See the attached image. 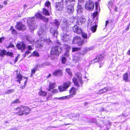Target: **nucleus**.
<instances>
[{
    "mask_svg": "<svg viewBox=\"0 0 130 130\" xmlns=\"http://www.w3.org/2000/svg\"><path fill=\"white\" fill-rule=\"evenodd\" d=\"M66 59L65 57H63L61 59L62 62L64 64L66 62Z\"/></svg>",
    "mask_w": 130,
    "mask_h": 130,
    "instance_id": "46",
    "label": "nucleus"
},
{
    "mask_svg": "<svg viewBox=\"0 0 130 130\" xmlns=\"http://www.w3.org/2000/svg\"><path fill=\"white\" fill-rule=\"evenodd\" d=\"M94 3L91 1H89L86 2L85 5V8L89 11H92L94 8Z\"/></svg>",
    "mask_w": 130,
    "mask_h": 130,
    "instance_id": "9",
    "label": "nucleus"
},
{
    "mask_svg": "<svg viewBox=\"0 0 130 130\" xmlns=\"http://www.w3.org/2000/svg\"><path fill=\"white\" fill-rule=\"evenodd\" d=\"M75 0H66L65 1L66 3H67L68 2L71 3V2H73Z\"/></svg>",
    "mask_w": 130,
    "mask_h": 130,
    "instance_id": "55",
    "label": "nucleus"
},
{
    "mask_svg": "<svg viewBox=\"0 0 130 130\" xmlns=\"http://www.w3.org/2000/svg\"><path fill=\"white\" fill-rule=\"evenodd\" d=\"M45 6L48 8H49V7H51L50 3L48 1L46 2L45 4Z\"/></svg>",
    "mask_w": 130,
    "mask_h": 130,
    "instance_id": "41",
    "label": "nucleus"
},
{
    "mask_svg": "<svg viewBox=\"0 0 130 130\" xmlns=\"http://www.w3.org/2000/svg\"><path fill=\"white\" fill-rule=\"evenodd\" d=\"M43 14L46 15H50V13L47 10L44 8L43 9Z\"/></svg>",
    "mask_w": 130,
    "mask_h": 130,
    "instance_id": "33",
    "label": "nucleus"
},
{
    "mask_svg": "<svg viewBox=\"0 0 130 130\" xmlns=\"http://www.w3.org/2000/svg\"><path fill=\"white\" fill-rule=\"evenodd\" d=\"M6 54L7 56H12V55H13V53L12 52H6Z\"/></svg>",
    "mask_w": 130,
    "mask_h": 130,
    "instance_id": "47",
    "label": "nucleus"
},
{
    "mask_svg": "<svg viewBox=\"0 0 130 130\" xmlns=\"http://www.w3.org/2000/svg\"><path fill=\"white\" fill-rule=\"evenodd\" d=\"M63 48L67 50V51H69L68 50L70 48V46L69 45L67 44H64L63 46Z\"/></svg>",
    "mask_w": 130,
    "mask_h": 130,
    "instance_id": "36",
    "label": "nucleus"
},
{
    "mask_svg": "<svg viewBox=\"0 0 130 130\" xmlns=\"http://www.w3.org/2000/svg\"><path fill=\"white\" fill-rule=\"evenodd\" d=\"M65 4L67 11L69 13H72L74 11L73 5L69 2L65 3Z\"/></svg>",
    "mask_w": 130,
    "mask_h": 130,
    "instance_id": "10",
    "label": "nucleus"
},
{
    "mask_svg": "<svg viewBox=\"0 0 130 130\" xmlns=\"http://www.w3.org/2000/svg\"><path fill=\"white\" fill-rule=\"evenodd\" d=\"M78 3H83L84 2V0H78Z\"/></svg>",
    "mask_w": 130,
    "mask_h": 130,
    "instance_id": "61",
    "label": "nucleus"
},
{
    "mask_svg": "<svg viewBox=\"0 0 130 130\" xmlns=\"http://www.w3.org/2000/svg\"><path fill=\"white\" fill-rule=\"evenodd\" d=\"M51 91L52 93H57L58 91V90L57 89H53Z\"/></svg>",
    "mask_w": 130,
    "mask_h": 130,
    "instance_id": "50",
    "label": "nucleus"
},
{
    "mask_svg": "<svg viewBox=\"0 0 130 130\" xmlns=\"http://www.w3.org/2000/svg\"><path fill=\"white\" fill-rule=\"evenodd\" d=\"M98 21V20H96L93 23V26L91 27V30L93 32H95L96 31L97 27L98 26L97 22Z\"/></svg>",
    "mask_w": 130,
    "mask_h": 130,
    "instance_id": "22",
    "label": "nucleus"
},
{
    "mask_svg": "<svg viewBox=\"0 0 130 130\" xmlns=\"http://www.w3.org/2000/svg\"><path fill=\"white\" fill-rule=\"evenodd\" d=\"M73 31L79 34H81L82 33V30L80 28L78 27L77 25L73 26L72 28Z\"/></svg>",
    "mask_w": 130,
    "mask_h": 130,
    "instance_id": "17",
    "label": "nucleus"
},
{
    "mask_svg": "<svg viewBox=\"0 0 130 130\" xmlns=\"http://www.w3.org/2000/svg\"><path fill=\"white\" fill-rule=\"evenodd\" d=\"M36 71V70H35V69H33L31 71V74L30 76L31 77H32V76L35 74Z\"/></svg>",
    "mask_w": 130,
    "mask_h": 130,
    "instance_id": "52",
    "label": "nucleus"
},
{
    "mask_svg": "<svg viewBox=\"0 0 130 130\" xmlns=\"http://www.w3.org/2000/svg\"><path fill=\"white\" fill-rule=\"evenodd\" d=\"M4 38V37H2L0 38V43H2V41L3 40Z\"/></svg>",
    "mask_w": 130,
    "mask_h": 130,
    "instance_id": "59",
    "label": "nucleus"
},
{
    "mask_svg": "<svg viewBox=\"0 0 130 130\" xmlns=\"http://www.w3.org/2000/svg\"><path fill=\"white\" fill-rule=\"evenodd\" d=\"M87 50L86 49L83 51H80L78 52V54H76L73 57V59L75 62H79L81 59V56L84 55L87 52Z\"/></svg>",
    "mask_w": 130,
    "mask_h": 130,
    "instance_id": "6",
    "label": "nucleus"
},
{
    "mask_svg": "<svg viewBox=\"0 0 130 130\" xmlns=\"http://www.w3.org/2000/svg\"><path fill=\"white\" fill-rule=\"evenodd\" d=\"M38 65H36L35 66V67L33 69H35L36 70H37L38 68Z\"/></svg>",
    "mask_w": 130,
    "mask_h": 130,
    "instance_id": "62",
    "label": "nucleus"
},
{
    "mask_svg": "<svg viewBox=\"0 0 130 130\" xmlns=\"http://www.w3.org/2000/svg\"><path fill=\"white\" fill-rule=\"evenodd\" d=\"M66 71L71 76L72 75V72L71 71L70 69L67 68L66 69Z\"/></svg>",
    "mask_w": 130,
    "mask_h": 130,
    "instance_id": "38",
    "label": "nucleus"
},
{
    "mask_svg": "<svg viewBox=\"0 0 130 130\" xmlns=\"http://www.w3.org/2000/svg\"><path fill=\"white\" fill-rule=\"evenodd\" d=\"M50 64V62H46L42 64L41 65V66L42 67H44L45 66H49Z\"/></svg>",
    "mask_w": 130,
    "mask_h": 130,
    "instance_id": "45",
    "label": "nucleus"
},
{
    "mask_svg": "<svg viewBox=\"0 0 130 130\" xmlns=\"http://www.w3.org/2000/svg\"><path fill=\"white\" fill-rule=\"evenodd\" d=\"M68 21L66 18L62 17L60 21L61 24V27L63 30V32L61 33L60 35L61 40L63 42L66 41L69 39V30L68 24L69 23Z\"/></svg>",
    "mask_w": 130,
    "mask_h": 130,
    "instance_id": "1",
    "label": "nucleus"
},
{
    "mask_svg": "<svg viewBox=\"0 0 130 130\" xmlns=\"http://www.w3.org/2000/svg\"><path fill=\"white\" fill-rule=\"evenodd\" d=\"M79 76H77L78 81L77 79L75 77H73L72 79L73 81L74 85L77 87H78L79 86V82L80 83V84L81 85H82L83 83V82L81 78V76L80 74H79Z\"/></svg>",
    "mask_w": 130,
    "mask_h": 130,
    "instance_id": "11",
    "label": "nucleus"
},
{
    "mask_svg": "<svg viewBox=\"0 0 130 130\" xmlns=\"http://www.w3.org/2000/svg\"><path fill=\"white\" fill-rule=\"evenodd\" d=\"M128 75L127 73L123 74V79L126 82H128Z\"/></svg>",
    "mask_w": 130,
    "mask_h": 130,
    "instance_id": "31",
    "label": "nucleus"
},
{
    "mask_svg": "<svg viewBox=\"0 0 130 130\" xmlns=\"http://www.w3.org/2000/svg\"><path fill=\"white\" fill-rule=\"evenodd\" d=\"M39 95L40 96H45L47 94V93L41 90L38 92Z\"/></svg>",
    "mask_w": 130,
    "mask_h": 130,
    "instance_id": "30",
    "label": "nucleus"
},
{
    "mask_svg": "<svg viewBox=\"0 0 130 130\" xmlns=\"http://www.w3.org/2000/svg\"><path fill=\"white\" fill-rule=\"evenodd\" d=\"M64 55L66 57H69V51H67V52L65 53Z\"/></svg>",
    "mask_w": 130,
    "mask_h": 130,
    "instance_id": "51",
    "label": "nucleus"
},
{
    "mask_svg": "<svg viewBox=\"0 0 130 130\" xmlns=\"http://www.w3.org/2000/svg\"><path fill=\"white\" fill-rule=\"evenodd\" d=\"M36 42V47L37 48H39L42 47L43 46V42L40 39L37 40Z\"/></svg>",
    "mask_w": 130,
    "mask_h": 130,
    "instance_id": "19",
    "label": "nucleus"
},
{
    "mask_svg": "<svg viewBox=\"0 0 130 130\" xmlns=\"http://www.w3.org/2000/svg\"><path fill=\"white\" fill-rule=\"evenodd\" d=\"M97 15V13H94L92 15V16L93 18H94L96 17Z\"/></svg>",
    "mask_w": 130,
    "mask_h": 130,
    "instance_id": "57",
    "label": "nucleus"
},
{
    "mask_svg": "<svg viewBox=\"0 0 130 130\" xmlns=\"http://www.w3.org/2000/svg\"><path fill=\"white\" fill-rule=\"evenodd\" d=\"M85 40L82 39L79 36H77L74 37L73 39L72 43L73 44H77L78 46L82 45L85 42ZM87 42V41H85Z\"/></svg>",
    "mask_w": 130,
    "mask_h": 130,
    "instance_id": "7",
    "label": "nucleus"
},
{
    "mask_svg": "<svg viewBox=\"0 0 130 130\" xmlns=\"http://www.w3.org/2000/svg\"><path fill=\"white\" fill-rule=\"evenodd\" d=\"M35 17H36L37 18L40 19L45 22H47L48 20V18H46L43 16L39 12H37L35 14Z\"/></svg>",
    "mask_w": 130,
    "mask_h": 130,
    "instance_id": "15",
    "label": "nucleus"
},
{
    "mask_svg": "<svg viewBox=\"0 0 130 130\" xmlns=\"http://www.w3.org/2000/svg\"><path fill=\"white\" fill-rule=\"evenodd\" d=\"M127 54L128 55H130V49L129 50L127 53Z\"/></svg>",
    "mask_w": 130,
    "mask_h": 130,
    "instance_id": "64",
    "label": "nucleus"
},
{
    "mask_svg": "<svg viewBox=\"0 0 130 130\" xmlns=\"http://www.w3.org/2000/svg\"><path fill=\"white\" fill-rule=\"evenodd\" d=\"M106 56L104 54H103L100 55L97 57L94 60H92L90 62V63H93V62H100V61L103 59L106 58Z\"/></svg>",
    "mask_w": 130,
    "mask_h": 130,
    "instance_id": "13",
    "label": "nucleus"
},
{
    "mask_svg": "<svg viewBox=\"0 0 130 130\" xmlns=\"http://www.w3.org/2000/svg\"><path fill=\"white\" fill-rule=\"evenodd\" d=\"M75 0H66L65 1L66 3H67L68 2L71 3V2H73Z\"/></svg>",
    "mask_w": 130,
    "mask_h": 130,
    "instance_id": "56",
    "label": "nucleus"
},
{
    "mask_svg": "<svg viewBox=\"0 0 130 130\" xmlns=\"http://www.w3.org/2000/svg\"><path fill=\"white\" fill-rule=\"evenodd\" d=\"M18 56H17L15 58V60H14V62L15 63L16 62H17V61L18 60Z\"/></svg>",
    "mask_w": 130,
    "mask_h": 130,
    "instance_id": "60",
    "label": "nucleus"
},
{
    "mask_svg": "<svg viewBox=\"0 0 130 130\" xmlns=\"http://www.w3.org/2000/svg\"><path fill=\"white\" fill-rule=\"evenodd\" d=\"M25 86L24 85V86H21L20 87V88H21L22 89H23L25 88Z\"/></svg>",
    "mask_w": 130,
    "mask_h": 130,
    "instance_id": "63",
    "label": "nucleus"
},
{
    "mask_svg": "<svg viewBox=\"0 0 130 130\" xmlns=\"http://www.w3.org/2000/svg\"><path fill=\"white\" fill-rule=\"evenodd\" d=\"M27 40L29 42V43H34L36 40L32 39V37L30 35H27L26 36Z\"/></svg>",
    "mask_w": 130,
    "mask_h": 130,
    "instance_id": "26",
    "label": "nucleus"
},
{
    "mask_svg": "<svg viewBox=\"0 0 130 130\" xmlns=\"http://www.w3.org/2000/svg\"><path fill=\"white\" fill-rule=\"evenodd\" d=\"M76 89H75L74 87H72L70 91V95L61 97L59 98H55L54 99L61 100L67 99V98H70L71 97H73L72 95H75V94L76 93Z\"/></svg>",
    "mask_w": 130,
    "mask_h": 130,
    "instance_id": "8",
    "label": "nucleus"
},
{
    "mask_svg": "<svg viewBox=\"0 0 130 130\" xmlns=\"http://www.w3.org/2000/svg\"><path fill=\"white\" fill-rule=\"evenodd\" d=\"M16 47L18 49L20 50L22 52H23L26 47L25 45L23 43L22 44H18L16 45Z\"/></svg>",
    "mask_w": 130,
    "mask_h": 130,
    "instance_id": "23",
    "label": "nucleus"
},
{
    "mask_svg": "<svg viewBox=\"0 0 130 130\" xmlns=\"http://www.w3.org/2000/svg\"><path fill=\"white\" fill-rule=\"evenodd\" d=\"M20 102V101L19 100V99H17L15 100L14 101H13L12 103L15 104V103H19Z\"/></svg>",
    "mask_w": 130,
    "mask_h": 130,
    "instance_id": "49",
    "label": "nucleus"
},
{
    "mask_svg": "<svg viewBox=\"0 0 130 130\" xmlns=\"http://www.w3.org/2000/svg\"><path fill=\"white\" fill-rule=\"evenodd\" d=\"M33 54L34 56L38 57L39 56V53L36 51H34L33 52Z\"/></svg>",
    "mask_w": 130,
    "mask_h": 130,
    "instance_id": "48",
    "label": "nucleus"
},
{
    "mask_svg": "<svg viewBox=\"0 0 130 130\" xmlns=\"http://www.w3.org/2000/svg\"><path fill=\"white\" fill-rule=\"evenodd\" d=\"M12 34L15 35L16 34L17 31L15 30L14 29H13L12 31Z\"/></svg>",
    "mask_w": 130,
    "mask_h": 130,
    "instance_id": "54",
    "label": "nucleus"
},
{
    "mask_svg": "<svg viewBox=\"0 0 130 130\" xmlns=\"http://www.w3.org/2000/svg\"><path fill=\"white\" fill-rule=\"evenodd\" d=\"M112 6V1H110L109 2V4L108 5V7L110 10H111V8Z\"/></svg>",
    "mask_w": 130,
    "mask_h": 130,
    "instance_id": "39",
    "label": "nucleus"
},
{
    "mask_svg": "<svg viewBox=\"0 0 130 130\" xmlns=\"http://www.w3.org/2000/svg\"><path fill=\"white\" fill-rule=\"evenodd\" d=\"M14 91V90L13 89H11L8 90L5 93L6 94H10L12 93Z\"/></svg>",
    "mask_w": 130,
    "mask_h": 130,
    "instance_id": "37",
    "label": "nucleus"
},
{
    "mask_svg": "<svg viewBox=\"0 0 130 130\" xmlns=\"http://www.w3.org/2000/svg\"><path fill=\"white\" fill-rule=\"evenodd\" d=\"M70 115L72 116V117H75V114L74 113H72L70 114Z\"/></svg>",
    "mask_w": 130,
    "mask_h": 130,
    "instance_id": "58",
    "label": "nucleus"
},
{
    "mask_svg": "<svg viewBox=\"0 0 130 130\" xmlns=\"http://www.w3.org/2000/svg\"><path fill=\"white\" fill-rule=\"evenodd\" d=\"M74 18H71L69 19L68 20V21L70 22L69 23V24H70L71 23H72L74 21Z\"/></svg>",
    "mask_w": 130,
    "mask_h": 130,
    "instance_id": "44",
    "label": "nucleus"
},
{
    "mask_svg": "<svg viewBox=\"0 0 130 130\" xmlns=\"http://www.w3.org/2000/svg\"><path fill=\"white\" fill-rule=\"evenodd\" d=\"M44 29L43 28H40L38 32V34L40 36H43L45 32H44Z\"/></svg>",
    "mask_w": 130,
    "mask_h": 130,
    "instance_id": "29",
    "label": "nucleus"
},
{
    "mask_svg": "<svg viewBox=\"0 0 130 130\" xmlns=\"http://www.w3.org/2000/svg\"><path fill=\"white\" fill-rule=\"evenodd\" d=\"M14 47L13 44L12 43H10L8 46H7L8 48L9 47Z\"/></svg>",
    "mask_w": 130,
    "mask_h": 130,
    "instance_id": "53",
    "label": "nucleus"
},
{
    "mask_svg": "<svg viewBox=\"0 0 130 130\" xmlns=\"http://www.w3.org/2000/svg\"><path fill=\"white\" fill-rule=\"evenodd\" d=\"M53 75L55 76H60L63 74L62 71L60 69L55 70L53 73Z\"/></svg>",
    "mask_w": 130,
    "mask_h": 130,
    "instance_id": "21",
    "label": "nucleus"
},
{
    "mask_svg": "<svg viewBox=\"0 0 130 130\" xmlns=\"http://www.w3.org/2000/svg\"><path fill=\"white\" fill-rule=\"evenodd\" d=\"M60 20H59L55 19L52 23V25L55 26V28L52 27L50 29V32L52 35L55 37H56L58 34V31L56 30L60 25Z\"/></svg>",
    "mask_w": 130,
    "mask_h": 130,
    "instance_id": "3",
    "label": "nucleus"
},
{
    "mask_svg": "<svg viewBox=\"0 0 130 130\" xmlns=\"http://www.w3.org/2000/svg\"><path fill=\"white\" fill-rule=\"evenodd\" d=\"M44 41L45 42L47 43L48 45H49V46H50L52 45V41L50 39H44Z\"/></svg>",
    "mask_w": 130,
    "mask_h": 130,
    "instance_id": "32",
    "label": "nucleus"
},
{
    "mask_svg": "<svg viewBox=\"0 0 130 130\" xmlns=\"http://www.w3.org/2000/svg\"><path fill=\"white\" fill-rule=\"evenodd\" d=\"M56 44L58 46H54L52 48L51 50V54L53 55H57L60 54L62 50V48L60 47L59 49V45H60V43L59 41H57L56 42Z\"/></svg>",
    "mask_w": 130,
    "mask_h": 130,
    "instance_id": "5",
    "label": "nucleus"
},
{
    "mask_svg": "<svg viewBox=\"0 0 130 130\" xmlns=\"http://www.w3.org/2000/svg\"><path fill=\"white\" fill-rule=\"evenodd\" d=\"M82 34V36L83 38L84 39H86L87 38V34L85 33H83L81 34Z\"/></svg>",
    "mask_w": 130,
    "mask_h": 130,
    "instance_id": "40",
    "label": "nucleus"
},
{
    "mask_svg": "<svg viewBox=\"0 0 130 130\" xmlns=\"http://www.w3.org/2000/svg\"><path fill=\"white\" fill-rule=\"evenodd\" d=\"M70 84L67 83H64L62 86H59L58 89L60 92L64 91L67 89L69 87Z\"/></svg>",
    "mask_w": 130,
    "mask_h": 130,
    "instance_id": "16",
    "label": "nucleus"
},
{
    "mask_svg": "<svg viewBox=\"0 0 130 130\" xmlns=\"http://www.w3.org/2000/svg\"><path fill=\"white\" fill-rule=\"evenodd\" d=\"M75 18L76 19H77V20L76 25H77V24H79V25H80L79 23H80L81 24H83V22H85L86 20L84 17L82 16L80 17V15H77L76 16Z\"/></svg>",
    "mask_w": 130,
    "mask_h": 130,
    "instance_id": "14",
    "label": "nucleus"
},
{
    "mask_svg": "<svg viewBox=\"0 0 130 130\" xmlns=\"http://www.w3.org/2000/svg\"><path fill=\"white\" fill-rule=\"evenodd\" d=\"M63 0H61V2H56L55 3V8L57 11H61L64 8Z\"/></svg>",
    "mask_w": 130,
    "mask_h": 130,
    "instance_id": "12",
    "label": "nucleus"
},
{
    "mask_svg": "<svg viewBox=\"0 0 130 130\" xmlns=\"http://www.w3.org/2000/svg\"><path fill=\"white\" fill-rule=\"evenodd\" d=\"M16 113L19 116L25 114V115H28L31 111V109L29 107L25 106L18 107L14 109Z\"/></svg>",
    "mask_w": 130,
    "mask_h": 130,
    "instance_id": "2",
    "label": "nucleus"
},
{
    "mask_svg": "<svg viewBox=\"0 0 130 130\" xmlns=\"http://www.w3.org/2000/svg\"><path fill=\"white\" fill-rule=\"evenodd\" d=\"M6 51L5 50L0 51V56L1 57H2L6 54Z\"/></svg>",
    "mask_w": 130,
    "mask_h": 130,
    "instance_id": "35",
    "label": "nucleus"
},
{
    "mask_svg": "<svg viewBox=\"0 0 130 130\" xmlns=\"http://www.w3.org/2000/svg\"><path fill=\"white\" fill-rule=\"evenodd\" d=\"M16 28L19 30H24L25 28V26L21 22H17L16 26Z\"/></svg>",
    "mask_w": 130,
    "mask_h": 130,
    "instance_id": "18",
    "label": "nucleus"
},
{
    "mask_svg": "<svg viewBox=\"0 0 130 130\" xmlns=\"http://www.w3.org/2000/svg\"><path fill=\"white\" fill-rule=\"evenodd\" d=\"M27 40L29 42V43H34L36 40L32 39V37L30 35H27L26 36Z\"/></svg>",
    "mask_w": 130,
    "mask_h": 130,
    "instance_id": "25",
    "label": "nucleus"
},
{
    "mask_svg": "<svg viewBox=\"0 0 130 130\" xmlns=\"http://www.w3.org/2000/svg\"><path fill=\"white\" fill-rule=\"evenodd\" d=\"M80 49V48L78 47H73L72 48V52H74L77 51Z\"/></svg>",
    "mask_w": 130,
    "mask_h": 130,
    "instance_id": "42",
    "label": "nucleus"
},
{
    "mask_svg": "<svg viewBox=\"0 0 130 130\" xmlns=\"http://www.w3.org/2000/svg\"><path fill=\"white\" fill-rule=\"evenodd\" d=\"M83 10V8L82 7H77V15H79L82 12Z\"/></svg>",
    "mask_w": 130,
    "mask_h": 130,
    "instance_id": "28",
    "label": "nucleus"
},
{
    "mask_svg": "<svg viewBox=\"0 0 130 130\" xmlns=\"http://www.w3.org/2000/svg\"><path fill=\"white\" fill-rule=\"evenodd\" d=\"M98 3L97 2H96L95 3V8L97 10H100L99 7L98 6Z\"/></svg>",
    "mask_w": 130,
    "mask_h": 130,
    "instance_id": "43",
    "label": "nucleus"
},
{
    "mask_svg": "<svg viewBox=\"0 0 130 130\" xmlns=\"http://www.w3.org/2000/svg\"><path fill=\"white\" fill-rule=\"evenodd\" d=\"M22 76L21 74H17V78L18 79L17 80V81H20L22 80Z\"/></svg>",
    "mask_w": 130,
    "mask_h": 130,
    "instance_id": "34",
    "label": "nucleus"
},
{
    "mask_svg": "<svg viewBox=\"0 0 130 130\" xmlns=\"http://www.w3.org/2000/svg\"><path fill=\"white\" fill-rule=\"evenodd\" d=\"M27 48L28 50L23 55L24 58H25L27 55L29 54L30 53V51L33 48L31 45H28L27 46Z\"/></svg>",
    "mask_w": 130,
    "mask_h": 130,
    "instance_id": "24",
    "label": "nucleus"
},
{
    "mask_svg": "<svg viewBox=\"0 0 130 130\" xmlns=\"http://www.w3.org/2000/svg\"><path fill=\"white\" fill-rule=\"evenodd\" d=\"M111 90V88L109 87H106L100 90L98 92H97V94H101L104 93Z\"/></svg>",
    "mask_w": 130,
    "mask_h": 130,
    "instance_id": "20",
    "label": "nucleus"
},
{
    "mask_svg": "<svg viewBox=\"0 0 130 130\" xmlns=\"http://www.w3.org/2000/svg\"><path fill=\"white\" fill-rule=\"evenodd\" d=\"M35 17H29L27 20V24L29 26V28L31 30H34L37 27V25L35 24Z\"/></svg>",
    "mask_w": 130,
    "mask_h": 130,
    "instance_id": "4",
    "label": "nucleus"
},
{
    "mask_svg": "<svg viewBox=\"0 0 130 130\" xmlns=\"http://www.w3.org/2000/svg\"><path fill=\"white\" fill-rule=\"evenodd\" d=\"M55 88V84L54 83L50 82L49 85V88L48 90L50 91L53 90Z\"/></svg>",
    "mask_w": 130,
    "mask_h": 130,
    "instance_id": "27",
    "label": "nucleus"
}]
</instances>
